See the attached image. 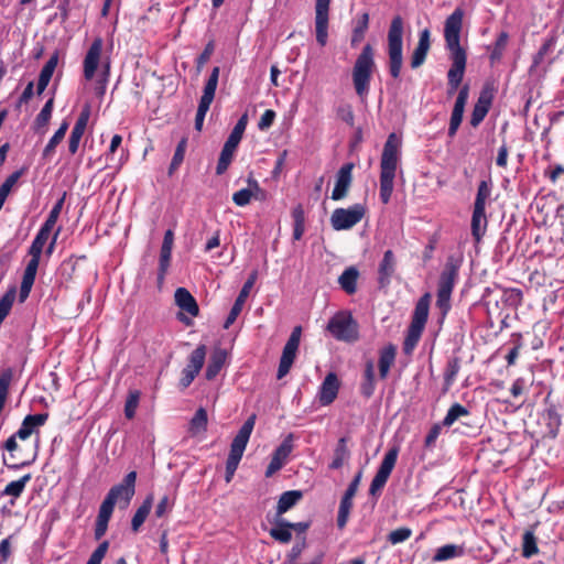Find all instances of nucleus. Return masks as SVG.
I'll use <instances>...</instances> for the list:
<instances>
[{"mask_svg":"<svg viewBox=\"0 0 564 564\" xmlns=\"http://www.w3.org/2000/svg\"><path fill=\"white\" fill-rule=\"evenodd\" d=\"M397 269V260L392 250H387L378 268V284L380 289L389 286Z\"/></svg>","mask_w":564,"mask_h":564,"instance_id":"20","label":"nucleus"},{"mask_svg":"<svg viewBox=\"0 0 564 564\" xmlns=\"http://www.w3.org/2000/svg\"><path fill=\"white\" fill-rule=\"evenodd\" d=\"M491 195V184L487 181H481L477 188V194L474 202V208L485 209L487 202Z\"/></svg>","mask_w":564,"mask_h":564,"instance_id":"49","label":"nucleus"},{"mask_svg":"<svg viewBox=\"0 0 564 564\" xmlns=\"http://www.w3.org/2000/svg\"><path fill=\"white\" fill-rule=\"evenodd\" d=\"M368 25H369V14L367 12H364L352 30V34H351V46L352 47L357 46L364 40L365 33L368 30Z\"/></svg>","mask_w":564,"mask_h":564,"instance_id":"47","label":"nucleus"},{"mask_svg":"<svg viewBox=\"0 0 564 564\" xmlns=\"http://www.w3.org/2000/svg\"><path fill=\"white\" fill-rule=\"evenodd\" d=\"M465 554L464 545L445 544L440 546L433 555V562H444L455 557H460Z\"/></svg>","mask_w":564,"mask_h":564,"instance_id":"34","label":"nucleus"},{"mask_svg":"<svg viewBox=\"0 0 564 564\" xmlns=\"http://www.w3.org/2000/svg\"><path fill=\"white\" fill-rule=\"evenodd\" d=\"M51 235L42 231L39 229L37 234L35 235L29 250L28 254L31 257V259H37L41 260L42 253L44 251V247L50 239Z\"/></svg>","mask_w":564,"mask_h":564,"instance_id":"42","label":"nucleus"},{"mask_svg":"<svg viewBox=\"0 0 564 564\" xmlns=\"http://www.w3.org/2000/svg\"><path fill=\"white\" fill-rule=\"evenodd\" d=\"M40 261L41 260L37 259H30L24 269L19 293V300L21 303L24 302L30 295L35 281Z\"/></svg>","mask_w":564,"mask_h":564,"instance_id":"24","label":"nucleus"},{"mask_svg":"<svg viewBox=\"0 0 564 564\" xmlns=\"http://www.w3.org/2000/svg\"><path fill=\"white\" fill-rule=\"evenodd\" d=\"M109 70H110V64H109V62H106L102 65L101 76L96 82L95 94L98 97H102L106 93V87H107V83H108V78H109Z\"/></svg>","mask_w":564,"mask_h":564,"instance_id":"61","label":"nucleus"},{"mask_svg":"<svg viewBox=\"0 0 564 564\" xmlns=\"http://www.w3.org/2000/svg\"><path fill=\"white\" fill-rule=\"evenodd\" d=\"M339 380L334 372L326 375L318 391V400L322 405H329L337 398L339 390Z\"/></svg>","mask_w":564,"mask_h":564,"instance_id":"22","label":"nucleus"},{"mask_svg":"<svg viewBox=\"0 0 564 564\" xmlns=\"http://www.w3.org/2000/svg\"><path fill=\"white\" fill-rule=\"evenodd\" d=\"M206 352V346L203 344L198 345L189 355L188 364L186 367L199 373L205 362Z\"/></svg>","mask_w":564,"mask_h":564,"instance_id":"48","label":"nucleus"},{"mask_svg":"<svg viewBox=\"0 0 564 564\" xmlns=\"http://www.w3.org/2000/svg\"><path fill=\"white\" fill-rule=\"evenodd\" d=\"M219 72H220V69L218 66H216L212 69V73L205 84L203 95L199 99V102H203L206 105H212V102L215 98V93H216L217 85H218Z\"/></svg>","mask_w":564,"mask_h":564,"instance_id":"36","label":"nucleus"},{"mask_svg":"<svg viewBox=\"0 0 564 564\" xmlns=\"http://www.w3.org/2000/svg\"><path fill=\"white\" fill-rule=\"evenodd\" d=\"M358 275H359L358 270L354 267H349L338 278V283H339L340 288L347 294H354L356 292Z\"/></svg>","mask_w":564,"mask_h":564,"instance_id":"37","label":"nucleus"},{"mask_svg":"<svg viewBox=\"0 0 564 564\" xmlns=\"http://www.w3.org/2000/svg\"><path fill=\"white\" fill-rule=\"evenodd\" d=\"M329 4L330 0H316L315 3L316 42L321 46H325L328 41Z\"/></svg>","mask_w":564,"mask_h":564,"instance_id":"11","label":"nucleus"},{"mask_svg":"<svg viewBox=\"0 0 564 564\" xmlns=\"http://www.w3.org/2000/svg\"><path fill=\"white\" fill-rule=\"evenodd\" d=\"M337 116L340 120L346 122L348 126L354 127L355 115L350 105H341L337 109Z\"/></svg>","mask_w":564,"mask_h":564,"instance_id":"62","label":"nucleus"},{"mask_svg":"<svg viewBox=\"0 0 564 564\" xmlns=\"http://www.w3.org/2000/svg\"><path fill=\"white\" fill-rule=\"evenodd\" d=\"M66 193L63 194V196L54 204L52 209L48 213V216L46 220L41 226L40 230L51 235L52 230L54 229L56 221L59 217V214L62 212L64 202H65Z\"/></svg>","mask_w":564,"mask_h":564,"instance_id":"40","label":"nucleus"},{"mask_svg":"<svg viewBox=\"0 0 564 564\" xmlns=\"http://www.w3.org/2000/svg\"><path fill=\"white\" fill-rule=\"evenodd\" d=\"M489 110V102H484L481 99L477 101L474 106L471 117H470V126L476 128L481 121L485 119L486 115Z\"/></svg>","mask_w":564,"mask_h":564,"instance_id":"55","label":"nucleus"},{"mask_svg":"<svg viewBox=\"0 0 564 564\" xmlns=\"http://www.w3.org/2000/svg\"><path fill=\"white\" fill-rule=\"evenodd\" d=\"M508 39H509V36H508L507 32H501L499 34V36L496 40L495 47L490 54L491 62H495V61H498L501 58L502 53L507 46Z\"/></svg>","mask_w":564,"mask_h":564,"instance_id":"60","label":"nucleus"},{"mask_svg":"<svg viewBox=\"0 0 564 564\" xmlns=\"http://www.w3.org/2000/svg\"><path fill=\"white\" fill-rule=\"evenodd\" d=\"M469 411L466 406L454 403L447 411L445 417L442 421V425L449 427L452 426L459 417L467 416Z\"/></svg>","mask_w":564,"mask_h":564,"instance_id":"50","label":"nucleus"},{"mask_svg":"<svg viewBox=\"0 0 564 564\" xmlns=\"http://www.w3.org/2000/svg\"><path fill=\"white\" fill-rule=\"evenodd\" d=\"M430 301L431 295L425 293L415 304L412 319L404 339L403 349L405 354L412 352L422 336L429 318Z\"/></svg>","mask_w":564,"mask_h":564,"instance_id":"6","label":"nucleus"},{"mask_svg":"<svg viewBox=\"0 0 564 564\" xmlns=\"http://www.w3.org/2000/svg\"><path fill=\"white\" fill-rule=\"evenodd\" d=\"M248 185V188H242L232 195V202L239 207L248 205L252 197L258 199V194L263 193L259 183L254 178L249 177Z\"/></svg>","mask_w":564,"mask_h":564,"instance_id":"27","label":"nucleus"},{"mask_svg":"<svg viewBox=\"0 0 564 564\" xmlns=\"http://www.w3.org/2000/svg\"><path fill=\"white\" fill-rule=\"evenodd\" d=\"M236 149V147H232L230 144H224L216 166L217 175H221L227 171L228 166L231 163Z\"/></svg>","mask_w":564,"mask_h":564,"instance_id":"46","label":"nucleus"},{"mask_svg":"<svg viewBox=\"0 0 564 564\" xmlns=\"http://www.w3.org/2000/svg\"><path fill=\"white\" fill-rule=\"evenodd\" d=\"M302 491L300 490H289L283 492L278 501L276 506V514L281 516L294 507L299 500L302 498Z\"/></svg>","mask_w":564,"mask_h":564,"instance_id":"38","label":"nucleus"},{"mask_svg":"<svg viewBox=\"0 0 564 564\" xmlns=\"http://www.w3.org/2000/svg\"><path fill=\"white\" fill-rule=\"evenodd\" d=\"M366 207L362 204H354L348 208H336L330 216V225L334 230H349L365 216Z\"/></svg>","mask_w":564,"mask_h":564,"instance_id":"8","label":"nucleus"},{"mask_svg":"<svg viewBox=\"0 0 564 564\" xmlns=\"http://www.w3.org/2000/svg\"><path fill=\"white\" fill-rule=\"evenodd\" d=\"M352 163H346L339 169L336 175V183L332 193V199L340 200L347 196L352 181Z\"/></svg>","mask_w":564,"mask_h":564,"instance_id":"19","label":"nucleus"},{"mask_svg":"<svg viewBox=\"0 0 564 564\" xmlns=\"http://www.w3.org/2000/svg\"><path fill=\"white\" fill-rule=\"evenodd\" d=\"M140 392L138 390L130 391L124 404V415L131 420L135 415L137 408L139 405Z\"/></svg>","mask_w":564,"mask_h":564,"instance_id":"58","label":"nucleus"},{"mask_svg":"<svg viewBox=\"0 0 564 564\" xmlns=\"http://www.w3.org/2000/svg\"><path fill=\"white\" fill-rule=\"evenodd\" d=\"M54 99L50 98L34 120V130L36 133L44 134L47 130L48 122L52 117Z\"/></svg>","mask_w":564,"mask_h":564,"instance_id":"33","label":"nucleus"},{"mask_svg":"<svg viewBox=\"0 0 564 564\" xmlns=\"http://www.w3.org/2000/svg\"><path fill=\"white\" fill-rule=\"evenodd\" d=\"M176 305L188 313L191 316H197L199 313L198 304L195 297L185 288H178L174 294Z\"/></svg>","mask_w":564,"mask_h":564,"instance_id":"26","label":"nucleus"},{"mask_svg":"<svg viewBox=\"0 0 564 564\" xmlns=\"http://www.w3.org/2000/svg\"><path fill=\"white\" fill-rule=\"evenodd\" d=\"M15 436H10L2 445V449L8 452V456L3 455V464L10 469H21L31 464V460H23L20 458V446L17 442Z\"/></svg>","mask_w":564,"mask_h":564,"instance_id":"17","label":"nucleus"},{"mask_svg":"<svg viewBox=\"0 0 564 564\" xmlns=\"http://www.w3.org/2000/svg\"><path fill=\"white\" fill-rule=\"evenodd\" d=\"M375 68V51L370 44H366L357 56L351 70L354 88L361 101L367 99Z\"/></svg>","mask_w":564,"mask_h":564,"instance_id":"3","label":"nucleus"},{"mask_svg":"<svg viewBox=\"0 0 564 564\" xmlns=\"http://www.w3.org/2000/svg\"><path fill=\"white\" fill-rule=\"evenodd\" d=\"M227 350L220 347L214 348L206 371L205 377L207 380H213L220 372L227 360Z\"/></svg>","mask_w":564,"mask_h":564,"instance_id":"25","label":"nucleus"},{"mask_svg":"<svg viewBox=\"0 0 564 564\" xmlns=\"http://www.w3.org/2000/svg\"><path fill=\"white\" fill-rule=\"evenodd\" d=\"M254 423L256 415L252 414L242 424V426L239 429L237 435L234 437L231 442L229 455L226 462V482H230L232 480V477L238 468V465L242 458L243 452L249 442L250 435L253 431Z\"/></svg>","mask_w":564,"mask_h":564,"instance_id":"5","label":"nucleus"},{"mask_svg":"<svg viewBox=\"0 0 564 564\" xmlns=\"http://www.w3.org/2000/svg\"><path fill=\"white\" fill-rule=\"evenodd\" d=\"M543 417L546 421L550 433L553 437H555L561 425V416L556 409L554 406L547 408L543 413Z\"/></svg>","mask_w":564,"mask_h":564,"instance_id":"53","label":"nucleus"},{"mask_svg":"<svg viewBox=\"0 0 564 564\" xmlns=\"http://www.w3.org/2000/svg\"><path fill=\"white\" fill-rule=\"evenodd\" d=\"M108 546V541H104L102 543H100L98 547L91 553L86 564H101V561L107 553Z\"/></svg>","mask_w":564,"mask_h":564,"instance_id":"63","label":"nucleus"},{"mask_svg":"<svg viewBox=\"0 0 564 564\" xmlns=\"http://www.w3.org/2000/svg\"><path fill=\"white\" fill-rule=\"evenodd\" d=\"M469 87L467 85L463 86L456 97L454 108L452 110L449 126L447 134L449 138H454L457 133V130L463 121L465 106L468 100Z\"/></svg>","mask_w":564,"mask_h":564,"instance_id":"13","label":"nucleus"},{"mask_svg":"<svg viewBox=\"0 0 564 564\" xmlns=\"http://www.w3.org/2000/svg\"><path fill=\"white\" fill-rule=\"evenodd\" d=\"M135 480L137 473H128L120 484L115 485L113 487L110 488L106 496V499L113 502V506H116V503L118 502H123L122 508H127L135 494Z\"/></svg>","mask_w":564,"mask_h":564,"instance_id":"10","label":"nucleus"},{"mask_svg":"<svg viewBox=\"0 0 564 564\" xmlns=\"http://www.w3.org/2000/svg\"><path fill=\"white\" fill-rule=\"evenodd\" d=\"M375 390H376L375 364L371 359H369L365 364L362 382L360 383V394L362 397H365L366 399H369L373 395Z\"/></svg>","mask_w":564,"mask_h":564,"instance_id":"29","label":"nucleus"},{"mask_svg":"<svg viewBox=\"0 0 564 564\" xmlns=\"http://www.w3.org/2000/svg\"><path fill=\"white\" fill-rule=\"evenodd\" d=\"M350 452L347 447V438L340 437L334 451V457L329 465L330 469H339L349 458Z\"/></svg>","mask_w":564,"mask_h":564,"instance_id":"39","label":"nucleus"},{"mask_svg":"<svg viewBox=\"0 0 564 564\" xmlns=\"http://www.w3.org/2000/svg\"><path fill=\"white\" fill-rule=\"evenodd\" d=\"M293 448H294V434L289 433L284 437L282 443L275 448L272 456L274 458H279V460H281V462H283V464H285L288 460V457L292 453Z\"/></svg>","mask_w":564,"mask_h":564,"instance_id":"45","label":"nucleus"},{"mask_svg":"<svg viewBox=\"0 0 564 564\" xmlns=\"http://www.w3.org/2000/svg\"><path fill=\"white\" fill-rule=\"evenodd\" d=\"M102 45L104 43L100 37L95 39L85 55L83 73L86 80H91L96 74L100 64Z\"/></svg>","mask_w":564,"mask_h":564,"instance_id":"14","label":"nucleus"},{"mask_svg":"<svg viewBox=\"0 0 564 564\" xmlns=\"http://www.w3.org/2000/svg\"><path fill=\"white\" fill-rule=\"evenodd\" d=\"M400 161V141L395 133L389 134L380 161V199L388 204L394 188L397 167Z\"/></svg>","mask_w":564,"mask_h":564,"instance_id":"2","label":"nucleus"},{"mask_svg":"<svg viewBox=\"0 0 564 564\" xmlns=\"http://www.w3.org/2000/svg\"><path fill=\"white\" fill-rule=\"evenodd\" d=\"M174 243V232L172 229H167L163 237V242L160 250L159 270H158V282L163 283L165 274L169 270L172 249Z\"/></svg>","mask_w":564,"mask_h":564,"instance_id":"18","label":"nucleus"},{"mask_svg":"<svg viewBox=\"0 0 564 564\" xmlns=\"http://www.w3.org/2000/svg\"><path fill=\"white\" fill-rule=\"evenodd\" d=\"M186 145H187V142H186L185 139H182L178 142V144H177V147L175 149L172 162H171L170 167H169V174L170 175H172L174 173V171L177 170L178 166L182 164V162L184 160V156H185Z\"/></svg>","mask_w":564,"mask_h":564,"instance_id":"57","label":"nucleus"},{"mask_svg":"<svg viewBox=\"0 0 564 564\" xmlns=\"http://www.w3.org/2000/svg\"><path fill=\"white\" fill-rule=\"evenodd\" d=\"M487 225H488V220L486 217V210L474 208L473 215H471L470 228H471V235H473L475 241H477V242L480 241V239L482 238V236L486 232Z\"/></svg>","mask_w":564,"mask_h":564,"instance_id":"30","label":"nucleus"},{"mask_svg":"<svg viewBox=\"0 0 564 564\" xmlns=\"http://www.w3.org/2000/svg\"><path fill=\"white\" fill-rule=\"evenodd\" d=\"M47 419L48 413L29 414L23 419L21 426L12 436L25 441L36 429L43 426Z\"/></svg>","mask_w":564,"mask_h":564,"instance_id":"21","label":"nucleus"},{"mask_svg":"<svg viewBox=\"0 0 564 564\" xmlns=\"http://www.w3.org/2000/svg\"><path fill=\"white\" fill-rule=\"evenodd\" d=\"M462 265V259L455 256H448L445 267L440 275L437 290L453 292L458 280V272Z\"/></svg>","mask_w":564,"mask_h":564,"instance_id":"12","label":"nucleus"},{"mask_svg":"<svg viewBox=\"0 0 564 564\" xmlns=\"http://www.w3.org/2000/svg\"><path fill=\"white\" fill-rule=\"evenodd\" d=\"M460 369V359L458 357H452L447 360L446 368L444 371V381L447 387L452 386L455 378Z\"/></svg>","mask_w":564,"mask_h":564,"instance_id":"54","label":"nucleus"},{"mask_svg":"<svg viewBox=\"0 0 564 564\" xmlns=\"http://www.w3.org/2000/svg\"><path fill=\"white\" fill-rule=\"evenodd\" d=\"M90 118V106L85 105L82 109L75 126L70 131L68 139V151L70 154H75L78 151L80 140L85 133L86 127Z\"/></svg>","mask_w":564,"mask_h":564,"instance_id":"16","label":"nucleus"},{"mask_svg":"<svg viewBox=\"0 0 564 564\" xmlns=\"http://www.w3.org/2000/svg\"><path fill=\"white\" fill-rule=\"evenodd\" d=\"M247 123H248V115L243 113L237 121L236 126L231 130V132L225 143L238 148V145L242 139V135L245 133V130L247 128Z\"/></svg>","mask_w":564,"mask_h":564,"instance_id":"44","label":"nucleus"},{"mask_svg":"<svg viewBox=\"0 0 564 564\" xmlns=\"http://www.w3.org/2000/svg\"><path fill=\"white\" fill-rule=\"evenodd\" d=\"M69 123L64 120L59 128L55 131L53 137L48 140L47 144L43 149L42 158L44 160H51L55 154L56 147L63 141L68 130Z\"/></svg>","mask_w":564,"mask_h":564,"instance_id":"31","label":"nucleus"},{"mask_svg":"<svg viewBox=\"0 0 564 564\" xmlns=\"http://www.w3.org/2000/svg\"><path fill=\"white\" fill-rule=\"evenodd\" d=\"M411 535H412V530L410 528L402 527V528H398V529L391 531L388 534L387 540L392 545H395V544L406 541L408 539L411 538Z\"/></svg>","mask_w":564,"mask_h":564,"instance_id":"59","label":"nucleus"},{"mask_svg":"<svg viewBox=\"0 0 564 564\" xmlns=\"http://www.w3.org/2000/svg\"><path fill=\"white\" fill-rule=\"evenodd\" d=\"M208 416L207 411L204 408H199L196 410L194 416L189 421V433L192 435H197L199 433H204L207 430Z\"/></svg>","mask_w":564,"mask_h":564,"instance_id":"41","label":"nucleus"},{"mask_svg":"<svg viewBox=\"0 0 564 564\" xmlns=\"http://www.w3.org/2000/svg\"><path fill=\"white\" fill-rule=\"evenodd\" d=\"M431 32L429 29H424L420 32L419 42L411 55V67L419 68L424 64L426 55L431 46Z\"/></svg>","mask_w":564,"mask_h":564,"instance_id":"23","label":"nucleus"},{"mask_svg":"<svg viewBox=\"0 0 564 564\" xmlns=\"http://www.w3.org/2000/svg\"><path fill=\"white\" fill-rule=\"evenodd\" d=\"M108 546V541H104L102 543H100L98 547L91 553L86 564H101V561L107 553Z\"/></svg>","mask_w":564,"mask_h":564,"instance_id":"64","label":"nucleus"},{"mask_svg":"<svg viewBox=\"0 0 564 564\" xmlns=\"http://www.w3.org/2000/svg\"><path fill=\"white\" fill-rule=\"evenodd\" d=\"M327 330L340 341L355 343L359 338V326L348 311L337 312L328 322Z\"/></svg>","mask_w":564,"mask_h":564,"instance_id":"7","label":"nucleus"},{"mask_svg":"<svg viewBox=\"0 0 564 564\" xmlns=\"http://www.w3.org/2000/svg\"><path fill=\"white\" fill-rule=\"evenodd\" d=\"M153 506V496L149 495L142 502V505L137 509L135 513L131 520V529L133 532H138L141 525L147 520L151 509Z\"/></svg>","mask_w":564,"mask_h":564,"instance_id":"35","label":"nucleus"},{"mask_svg":"<svg viewBox=\"0 0 564 564\" xmlns=\"http://www.w3.org/2000/svg\"><path fill=\"white\" fill-rule=\"evenodd\" d=\"M15 299V290H9L1 299H0V325L4 321V318L9 315L11 307L13 305Z\"/></svg>","mask_w":564,"mask_h":564,"instance_id":"56","label":"nucleus"},{"mask_svg":"<svg viewBox=\"0 0 564 564\" xmlns=\"http://www.w3.org/2000/svg\"><path fill=\"white\" fill-rule=\"evenodd\" d=\"M399 448L397 446L391 447L383 456L382 462L370 484L369 495L378 498L381 490L386 486L398 459Z\"/></svg>","mask_w":564,"mask_h":564,"instance_id":"9","label":"nucleus"},{"mask_svg":"<svg viewBox=\"0 0 564 564\" xmlns=\"http://www.w3.org/2000/svg\"><path fill=\"white\" fill-rule=\"evenodd\" d=\"M285 523H288L286 520H279L276 527L269 531L270 535L281 543H289L292 539L291 529Z\"/></svg>","mask_w":564,"mask_h":564,"instance_id":"52","label":"nucleus"},{"mask_svg":"<svg viewBox=\"0 0 564 564\" xmlns=\"http://www.w3.org/2000/svg\"><path fill=\"white\" fill-rule=\"evenodd\" d=\"M257 280V272H252L249 278L247 279V281L245 282V284L242 285L225 323H224V328H229L230 325H232L235 323V321L237 319V317L239 316V314L241 313L242 311V307L245 305V302L254 284Z\"/></svg>","mask_w":564,"mask_h":564,"instance_id":"15","label":"nucleus"},{"mask_svg":"<svg viewBox=\"0 0 564 564\" xmlns=\"http://www.w3.org/2000/svg\"><path fill=\"white\" fill-rule=\"evenodd\" d=\"M389 73L398 79L403 64V20L400 15L392 19L388 31Z\"/></svg>","mask_w":564,"mask_h":564,"instance_id":"4","label":"nucleus"},{"mask_svg":"<svg viewBox=\"0 0 564 564\" xmlns=\"http://www.w3.org/2000/svg\"><path fill=\"white\" fill-rule=\"evenodd\" d=\"M463 9L456 8L453 13L446 18L444 24L445 47L449 53V59L452 62L447 72V94L449 96L455 94L462 84L467 64L466 51L460 46L459 43L463 28Z\"/></svg>","mask_w":564,"mask_h":564,"instance_id":"1","label":"nucleus"},{"mask_svg":"<svg viewBox=\"0 0 564 564\" xmlns=\"http://www.w3.org/2000/svg\"><path fill=\"white\" fill-rule=\"evenodd\" d=\"M297 349V347L288 344L284 345L276 373L278 379H282L289 373L296 357Z\"/></svg>","mask_w":564,"mask_h":564,"instance_id":"32","label":"nucleus"},{"mask_svg":"<svg viewBox=\"0 0 564 564\" xmlns=\"http://www.w3.org/2000/svg\"><path fill=\"white\" fill-rule=\"evenodd\" d=\"M539 549L536 544V538L532 531H525L522 536V556L531 558L538 554Z\"/></svg>","mask_w":564,"mask_h":564,"instance_id":"51","label":"nucleus"},{"mask_svg":"<svg viewBox=\"0 0 564 564\" xmlns=\"http://www.w3.org/2000/svg\"><path fill=\"white\" fill-rule=\"evenodd\" d=\"M31 480V474L22 476L20 479L9 482L2 490V496L19 498L25 489L26 484Z\"/></svg>","mask_w":564,"mask_h":564,"instance_id":"43","label":"nucleus"},{"mask_svg":"<svg viewBox=\"0 0 564 564\" xmlns=\"http://www.w3.org/2000/svg\"><path fill=\"white\" fill-rule=\"evenodd\" d=\"M395 355H397V348L392 344L384 346L379 351L378 368H379L380 379H382V380L387 379L390 368L394 364Z\"/></svg>","mask_w":564,"mask_h":564,"instance_id":"28","label":"nucleus"}]
</instances>
